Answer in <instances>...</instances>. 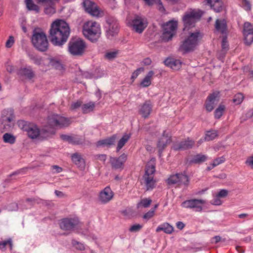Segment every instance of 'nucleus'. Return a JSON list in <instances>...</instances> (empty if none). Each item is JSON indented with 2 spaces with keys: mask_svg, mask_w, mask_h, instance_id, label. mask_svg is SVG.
Returning a JSON list of instances; mask_svg holds the SVG:
<instances>
[{
  "mask_svg": "<svg viewBox=\"0 0 253 253\" xmlns=\"http://www.w3.org/2000/svg\"><path fill=\"white\" fill-rule=\"evenodd\" d=\"M48 124L50 126H46L41 131L34 125H25L23 129L27 132L28 136L34 139L38 136L46 138L55 133L54 126L60 127L68 126L70 124V120L68 118L57 114H52L48 117Z\"/></svg>",
  "mask_w": 253,
  "mask_h": 253,
  "instance_id": "f257e3e1",
  "label": "nucleus"
},
{
  "mask_svg": "<svg viewBox=\"0 0 253 253\" xmlns=\"http://www.w3.org/2000/svg\"><path fill=\"white\" fill-rule=\"evenodd\" d=\"M70 34L68 24L62 20L57 19L51 25L49 38L55 46H62L67 41Z\"/></svg>",
  "mask_w": 253,
  "mask_h": 253,
  "instance_id": "f03ea898",
  "label": "nucleus"
},
{
  "mask_svg": "<svg viewBox=\"0 0 253 253\" xmlns=\"http://www.w3.org/2000/svg\"><path fill=\"white\" fill-rule=\"evenodd\" d=\"M84 37L91 42H96L101 35V28L99 23L94 21L85 22L83 26Z\"/></svg>",
  "mask_w": 253,
  "mask_h": 253,
  "instance_id": "7ed1b4c3",
  "label": "nucleus"
},
{
  "mask_svg": "<svg viewBox=\"0 0 253 253\" xmlns=\"http://www.w3.org/2000/svg\"><path fill=\"white\" fill-rule=\"evenodd\" d=\"M31 41L33 46L39 51L44 52L47 50L48 42L45 33L42 31H39L34 29Z\"/></svg>",
  "mask_w": 253,
  "mask_h": 253,
  "instance_id": "20e7f679",
  "label": "nucleus"
},
{
  "mask_svg": "<svg viewBox=\"0 0 253 253\" xmlns=\"http://www.w3.org/2000/svg\"><path fill=\"white\" fill-rule=\"evenodd\" d=\"M0 122V128L2 132L10 131L15 124L13 110L10 109L3 110L1 112Z\"/></svg>",
  "mask_w": 253,
  "mask_h": 253,
  "instance_id": "39448f33",
  "label": "nucleus"
},
{
  "mask_svg": "<svg viewBox=\"0 0 253 253\" xmlns=\"http://www.w3.org/2000/svg\"><path fill=\"white\" fill-rule=\"evenodd\" d=\"M202 38V35L199 31L190 33L189 36L183 42L180 46L184 53L193 51Z\"/></svg>",
  "mask_w": 253,
  "mask_h": 253,
  "instance_id": "423d86ee",
  "label": "nucleus"
},
{
  "mask_svg": "<svg viewBox=\"0 0 253 253\" xmlns=\"http://www.w3.org/2000/svg\"><path fill=\"white\" fill-rule=\"evenodd\" d=\"M86 45L85 42L81 39L71 40L68 45V51L75 56H81L85 52Z\"/></svg>",
  "mask_w": 253,
  "mask_h": 253,
  "instance_id": "0eeeda50",
  "label": "nucleus"
},
{
  "mask_svg": "<svg viewBox=\"0 0 253 253\" xmlns=\"http://www.w3.org/2000/svg\"><path fill=\"white\" fill-rule=\"evenodd\" d=\"M155 167L154 165H147L143 179L147 190H151L156 186V181L154 178Z\"/></svg>",
  "mask_w": 253,
  "mask_h": 253,
  "instance_id": "6e6552de",
  "label": "nucleus"
},
{
  "mask_svg": "<svg viewBox=\"0 0 253 253\" xmlns=\"http://www.w3.org/2000/svg\"><path fill=\"white\" fill-rule=\"evenodd\" d=\"M167 182L169 185L176 184L179 186L184 185L187 187L189 184L190 179L185 173H177L170 175Z\"/></svg>",
  "mask_w": 253,
  "mask_h": 253,
  "instance_id": "1a4fd4ad",
  "label": "nucleus"
},
{
  "mask_svg": "<svg viewBox=\"0 0 253 253\" xmlns=\"http://www.w3.org/2000/svg\"><path fill=\"white\" fill-rule=\"evenodd\" d=\"M147 25V18L141 15H135L131 22L132 30L138 34L142 33Z\"/></svg>",
  "mask_w": 253,
  "mask_h": 253,
  "instance_id": "9d476101",
  "label": "nucleus"
},
{
  "mask_svg": "<svg viewBox=\"0 0 253 253\" xmlns=\"http://www.w3.org/2000/svg\"><path fill=\"white\" fill-rule=\"evenodd\" d=\"M177 23L176 21H170L163 25L162 39L165 42L171 40L176 33Z\"/></svg>",
  "mask_w": 253,
  "mask_h": 253,
  "instance_id": "9b49d317",
  "label": "nucleus"
},
{
  "mask_svg": "<svg viewBox=\"0 0 253 253\" xmlns=\"http://www.w3.org/2000/svg\"><path fill=\"white\" fill-rule=\"evenodd\" d=\"M205 204L206 201L205 200L192 199L183 202L181 206L184 208L194 209L196 211L201 212L203 211V207Z\"/></svg>",
  "mask_w": 253,
  "mask_h": 253,
  "instance_id": "f8f14e48",
  "label": "nucleus"
},
{
  "mask_svg": "<svg viewBox=\"0 0 253 253\" xmlns=\"http://www.w3.org/2000/svg\"><path fill=\"white\" fill-rule=\"evenodd\" d=\"M79 223V219L76 218H64L59 221L60 228L69 232L73 231Z\"/></svg>",
  "mask_w": 253,
  "mask_h": 253,
  "instance_id": "ddd939ff",
  "label": "nucleus"
},
{
  "mask_svg": "<svg viewBox=\"0 0 253 253\" xmlns=\"http://www.w3.org/2000/svg\"><path fill=\"white\" fill-rule=\"evenodd\" d=\"M106 36L108 39H111L115 36L119 32V23L117 20L110 18L107 20Z\"/></svg>",
  "mask_w": 253,
  "mask_h": 253,
  "instance_id": "4468645a",
  "label": "nucleus"
},
{
  "mask_svg": "<svg viewBox=\"0 0 253 253\" xmlns=\"http://www.w3.org/2000/svg\"><path fill=\"white\" fill-rule=\"evenodd\" d=\"M201 14L197 11H192L189 13L185 15L183 18V21L185 28H189L194 26V24L197 19L201 17Z\"/></svg>",
  "mask_w": 253,
  "mask_h": 253,
  "instance_id": "2eb2a0df",
  "label": "nucleus"
},
{
  "mask_svg": "<svg viewBox=\"0 0 253 253\" xmlns=\"http://www.w3.org/2000/svg\"><path fill=\"white\" fill-rule=\"evenodd\" d=\"M83 6L84 10L92 16L98 17L100 14L99 7L96 4L90 0H84Z\"/></svg>",
  "mask_w": 253,
  "mask_h": 253,
  "instance_id": "dca6fc26",
  "label": "nucleus"
},
{
  "mask_svg": "<svg viewBox=\"0 0 253 253\" xmlns=\"http://www.w3.org/2000/svg\"><path fill=\"white\" fill-rule=\"evenodd\" d=\"M243 35L246 44L250 45L253 42V26L250 22L244 24Z\"/></svg>",
  "mask_w": 253,
  "mask_h": 253,
  "instance_id": "f3484780",
  "label": "nucleus"
},
{
  "mask_svg": "<svg viewBox=\"0 0 253 253\" xmlns=\"http://www.w3.org/2000/svg\"><path fill=\"white\" fill-rule=\"evenodd\" d=\"M206 4L210 6L211 8L217 13L223 11L225 6L222 0H206Z\"/></svg>",
  "mask_w": 253,
  "mask_h": 253,
  "instance_id": "a211bd4d",
  "label": "nucleus"
},
{
  "mask_svg": "<svg viewBox=\"0 0 253 253\" xmlns=\"http://www.w3.org/2000/svg\"><path fill=\"white\" fill-rule=\"evenodd\" d=\"M218 92H215L211 94L208 97L207 101L206 103L205 107L208 112H211L214 108V105L218 102Z\"/></svg>",
  "mask_w": 253,
  "mask_h": 253,
  "instance_id": "6ab92c4d",
  "label": "nucleus"
},
{
  "mask_svg": "<svg viewBox=\"0 0 253 253\" xmlns=\"http://www.w3.org/2000/svg\"><path fill=\"white\" fill-rule=\"evenodd\" d=\"M195 144L194 141L187 138L180 142H176L173 144L172 149L175 151L183 150L192 148Z\"/></svg>",
  "mask_w": 253,
  "mask_h": 253,
  "instance_id": "aec40b11",
  "label": "nucleus"
},
{
  "mask_svg": "<svg viewBox=\"0 0 253 253\" xmlns=\"http://www.w3.org/2000/svg\"><path fill=\"white\" fill-rule=\"evenodd\" d=\"M126 159L127 156L125 154H123L118 158L111 157L110 162L112 168L115 169L123 168V166Z\"/></svg>",
  "mask_w": 253,
  "mask_h": 253,
  "instance_id": "412c9836",
  "label": "nucleus"
},
{
  "mask_svg": "<svg viewBox=\"0 0 253 253\" xmlns=\"http://www.w3.org/2000/svg\"><path fill=\"white\" fill-rule=\"evenodd\" d=\"M113 196V191L110 187L107 186L100 192L99 199L102 203L106 204L111 201Z\"/></svg>",
  "mask_w": 253,
  "mask_h": 253,
  "instance_id": "4be33fe9",
  "label": "nucleus"
},
{
  "mask_svg": "<svg viewBox=\"0 0 253 253\" xmlns=\"http://www.w3.org/2000/svg\"><path fill=\"white\" fill-rule=\"evenodd\" d=\"M171 142L170 137L166 134V130H164L162 136L159 140L157 144V147L159 149V152L161 154L163 150L166 147L167 145Z\"/></svg>",
  "mask_w": 253,
  "mask_h": 253,
  "instance_id": "5701e85b",
  "label": "nucleus"
},
{
  "mask_svg": "<svg viewBox=\"0 0 253 253\" xmlns=\"http://www.w3.org/2000/svg\"><path fill=\"white\" fill-rule=\"evenodd\" d=\"M152 104L150 100L146 101L140 106L139 113L144 118L148 117L152 109Z\"/></svg>",
  "mask_w": 253,
  "mask_h": 253,
  "instance_id": "b1692460",
  "label": "nucleus"
},
{
  "mask_svg": "<svg viewBox=\"0 0 253 253\" xmlns=\"http://www.w3.org/2000/svg\"><path fill=\"white\" fill-rule=\"evenodd\" d=\"M165 65L173 70H179L182 65V62L179 59L174 58H167L164 61Z\"/></svg>",
  "mask_w": 253,
  "mask_h": 253,
  "instance_id": "393cba45",
  "label": "nucleus"
},
{
  "mask_svg": "<svg viewBox=\"0 0 253 253\" xmlns=\"http://www.w3.org/2000/svg\"><path fill=\"white\" fill-rule=\"evenodd\" d=\"M117 139L116 135H113L112 136L104 139H102L97 142V146H107L110 147L114 145Z\"/></svg>",
  "mask_w": 253,
  "mask_h": 253,
  "instance_id": "a878e982",
  "label": "nucleus"
},
{
  "mask_svg": "<svg viewBox=\"0 0 253 253\" xmlns=\"http://www.w3.org/2000/svg\"><path fill=\"white\" fill-rule=\"evenodd\" d=\"M17 74L28 79H31L34 76V72L31 67L28 68H21L17 72Z\"/></svg>",
  "mask_w": 253,
  "mask_h": 253,
  "instance_id": "bb28decb",
  "label": "nucleus"
},
{
  "mask_svg": "<svg viewBox=\"0 0 253 253\" xmlns=\"http://www.w3.org/2000/svg\"><path fill=\"white\" fill-rule=\"evenodd\" d=\"M71 159L73 162L78 167L81 169L84 168L85 161L81 154L78 153H74L71 155Z\"/></svg>",
  "mask_w": 253,
  "mask_h": 253,
  "instance_id": "cd10ccee",
  "label": "nucleus"
},
{
  "mask_svg": "<svg viewBox=\"0 0 253 253\" xmlns=\"http://www.w3.org/2000/svg\"><path fill=\"white\" fill-rule=\"evenodd\" d=\"M215 28L216 30L222 34L226 33L227 30V26L226 22L224 20L217 19L215 21Z\"/></svg>",
  "mask_w": 253,
  "mask_h": 253,
  "instance_id": "c85d7f7f",
  "label": "nucleus"
},
{
  "mask_svg": "<svg viewBox=\"0 0 253 253\" xmlns=\"http://www.w3.org/2000/svg\"><path fill=\"white\" fill-rule=\"evenodd\" d=\"M161 231H163L167 234H171L173 231V227L168 223H165L158 226L156 229L157 232Z\"/></svg>",
  "mask_w": 253,
  "mask_h": 253,
  "instance_id": "c756f323",
  "label": "nucleus"
},
{
  "mask_svg": "<svg viewBox=\"0 0 253 253\" xmlns=\"http://www.w3.org/2000/svg\"><path fill=\"white\" fill-rule=\"evenodd\" d=\"M154 74V73L153 71H149L140 83V85L143 87H146L149 86L151 84V79Z\"/></svg>",
  "mask_w": 253,
  "mask_h": 253,
  "instance_id": "7c9ffc66",
  "label": "nucleus"
},
{
  "mask_svg": "<svg viewBox=\"0 0 253 253\" xmlns=\"http://www.w3.org/2000/svg\"><path fill=\"white\" fill-rule=\"evenodd\" d=\"M26 7L29 10L35 11L36 13L40 12L39 6L35 4L33 0H25Z\"/></svg>",
  "mask_w": 253,
  "mask_h": 253,
  "instance_id": "2f4dec72",
  "label": "nucleus"
},
{
  "mask_svg": "<svg viewBox=\"0 0 253 253\" xmlns=\"http://www.w3.org/2000/svg\"><path fill=\"white\" fill-rule=\"evenodd\" d=\"M130 137V134H125L123 136L122 138L119 141L117 147V151L119 152L122 148L125 145L126 142Z\"/></svg>",
  "mask_w": 253,
  "mask_h": 253,
  "instance_id": "473e14b6",
  "label": "nucleus"
},
{
  "mask_svg": "<svg viewBox=\"0 0 253 253\" xmlns=\"http://www.w3.org/2000/svg\"><path fill=\"white\" fill-rule=\"evenodd\" d=\"M95 107V104L92 102H90L88 103L83 104L82 106V109L83 113L84 114L88 113L94 110Z\"/></svg>",
  "mask_w": 253,
  "mask_h": 253,
  "instance_id": "72a5a7b5",
  "label": "nucleus"
},
{
  "mask_svg": "<svg viewBox=\"0 0 253 253\" xmlns=\"http://www.w3.org/2000/svg\"><path fill=\"white\" fill-rule=\"evenodd\" d=\"M218 135V132L215 130H211L207 131L205 134V140L206 141H211L215 138Z\"/></svg>",
  "mask_w": 253,
  "mask_h": 253,
  "instance_id": "f704fd0d",
  "label": "nucleus"
},
{
  "mask_svg": "<svg viewBox=\"0 0 253 253\" xmlns=\"http://www.w3.org/2000/svg\"><path fill=\"white\" fill-rule=\"evenodd\" d=\"M207 159V157L202 154H199L195 155L193 159L191 160V162L195 164H200L205 162Z\"/></svg>",
  "mask_w": 253,
  "mask_h": 253,
  "instance_id": "c9c22d12",
  "label": "nucleus"
},
{
  "mask_svg": "<svg viewBox=\"0 0 253 253\" xmlns=\"http://www.w3.org/2000/svg\"><path fill=\"white\" fill-rule=\"evenodd\" d=\"M3 139L4 142L13 144L15 142V137L12 134L8 133L3 135Z\"/></svg>",
  "mask_w": 253,
  "mask_h": 253,
  "instance_id": "e433bc0d",
  "label": "nucleus"
},
{
  "mask_svg": "<svg viewBox=\"0 0 253 253\" xmlns=\"http://www.w3.org/2000/svg\"><path fill=\"white\" fill-rule=\"evenodd\" d=\"M151 203L152 200L151 199L147 198L143 199L137 204V208L139 209L141 207L147 208L150 205Z\"/></svg>",
  "mask_w": 253,
  "mask_h": 253,
  "instance_id": "4c0bfd02",
  "label": "nucleus"
},
{
  "mask_svg": "<svg viewBox=\"0 0 253 253\" xmlns=\"http://www.w3.org/2000/svg\"><path fill=\"white\" fill-rule=\"evenodd\" d=\"M28 56L31 60H32L34 64L40 65L42 64V58L33 54H29Z\"/></svg>",
  "mask_w": 253,
  "mask_h": 253,
  "instance_id": "58836bf2",
  "label": "nucleus"
},
{
  "mask_svg": "<svg viewBox=\"0 0 253 253\" xmlns=\"http://www.w3.org/2000/svg\"><path fill=\"white\" fill-rule=\"evenodd\" d=\"M72 245L77 250L80 251H84L85 250V246L84 244L81 242L75 240V239L72 240Z\"/></svg>",
  "mask_w": 253,
  "mask_h": 253,
  "instance_id": "ea45409f",
  "label": "nucleus"
},
{
  "mask_svg": "<svg viewBox=\"0 0 253 253\" xmlns=\"http://www.w3.org/2000/svg\"><path fill=\"white\" fill-rule=\"evenodd\" d=\"M224 109L225 106L223 105H220L219 107L215 110V118L216 119H219L222 116Z\"/></svg>",
  "mask_w": 253,
  "mask_h": 253,
  "instance_id": "a19ab883",
  "label": "nucleus"
},
{
  "mask_svg": "<svg viewBox=\"0 0 253 253\" xmlns=\"http://www.w3.org/2000/svg\"><path fill=\"white\" fill-rule=\"evenodd\" d=\"M69 143L74 145H79L83 143V140L78 136H71Z\"/></svg>",
  "mask_w": 253,
  "mask_h": 253,
  "instance_id": "79ce46f5",
  "label": "nucleus"
},
{
  "mask_svg": "<svg viewBox=\"0 0 253 253\" xmlns=\"http://www.w3.org/2000/svg\"><path fill=\"white\" fill-rule=\"evenodd\" d=\"M244 99L243 94L239 93L235 95L233 99V102L236 105H239L242 103Z\"/></svg>",
  "mask_w": 253,
  "mask_h": 253,
  "instance_id": "37998d69",
  "label": "nucleus"
},
{
  "mask_svg": "<svg viewBox=\"0 0 253 253\" xmlns=\"http://www.w3.org/2000/svg\"><path fill=\"white\" fill-rule=\"evenodd\" d=\"M7 245H9L10 250L11 251L12 250L13 244L11 239H8L7 240L0 242V249L1 250L4 249Z\"/></svg>",
  "mask_w": 253,
  "mask_h": 253,
  "instance_id": "c03bdc74",
  "label": "nucleus"
},
{
  "mask_svg": "<svg viewBox=\"0 0 253 253\" xmlns=\"http://www.w3.org/2000/svg\"><path fill=\"white\" fill-rule=\"evenodd\" d=\"M155 4H156L157 8L160 12L162 13H165L166 9L163 4L161 0H156Z\"/></svg>",
  "mask_w": 253,
  "mask_h": 253,
  "instance_id": "a18cd8bd",
  "label": "nucleus"
},
{
  "mask_svg": "<svg viewBox=\"0 0 253 253\" xmlns=\"http://www.w3.org/2000/svg\"><path fill=\"white\" fill-rule=\"evenodd\" d=\"M44 13L47 15H52L55 12V9L52 5L46 6L44 8Z\"/></svg>",
  "mask_w": 253,
  "mask_h": 253,
  "instance_id": "49530a36",
  "label": "nucleus"
},
{
  "mask_svg": "<svg viewBox=\"0 0 253 253\" xmlns=\"http://www.w3.org/2000/svg\"><path fill=\"white\" fill-rule=\"evenodd\" d=\"M117 54V52L116 51L109 52L105 54L104 57L108 60H113L116 57Z\"/></svg>",
  "mask_w": 253,
  "mask_h": 253,
  "instance_id": "de8ad7c7",
  "label": "nucleus"
},
{
  "mask_svg": "<svg viewBox=\"0 0 253 253\" xmlns=\"http://www.w3.org/2000/svg\"><path fill=\"white\" fill-rule=\"evenodd\" d=\"M224 161L225 158L223 157L215 159L212 164V168H214L219 164L223 163Z\"/></svg>",
  "mask_w": 253,
  "mask_h": 253,
  "instance_id": "09e8293b",
  "label": "nucleus"
},
{
  "mask_svg": "<svg viewBox=\"0 0 253 253\" xmlns=\"http://www.w3.org/2000/svg\"><path fill=\"white\" fill-rule=\"evenodd\" d=\"M51 65L57 69H61L62 68L60 62L56 60H51L50 61Z\"/></svg>",
  "mask_w": 253,
  "mask_h": 253,
  "instance_id": "8fccbe9b",
  "label": "nucleus"
},
{
  "mask_svg": "<svg viewBox=\"0 0 253 253\" xmlns=\"http://www.w3.org/2000/svg\"><path fill=\"white\" fill-rule=\"evenodd\" d=\"M142 225L138 224H134V225H133L132 226H131L130 228H129V231L130 232H138V231H139L141 228H142Z\"/></svg>",
  "mask_w": 253,
  "mask_h": 253,
  "instance_id": "3c124183",
  "label": "nucleus"
},
{
  "mask_svg": "<svg viewBox=\"0 0 253 253\" xmlns=\"http://www.w3.org/2000/svg\"><path fill=\"white\" fill-rule=\"evenodd\" d=\"M228 193V191L225 189L220 190L216 195L220 198H223L226 197Z\"/></svg>",
  "mask_w": 253,
  "mask_h": 253,
  "instance_id": "603ef678",
  "label": "nucleus"
},
{
  "mask_svg": "<svg viewBox=\"0 0 253 253\" xmlns=\"http://www.w3.org/2000/svg\"><path fill=\"white\" fill-rule=\"evenodd\" d=\"M14 42V38L12 36H10L6 42L5 46L7 48H10L13 45Z\"/></svg>",
  "mask_w": 253,
  "mask_h": 253,
  "instance_id": "864d4df0",
  "label": "nucleus"
},
{
  "mask_svg": "<svg viewBox=\"0 0 253 253\" xmlns=\"http://www.w3.org/2000/svg\"><path fill=\"white\" fill-rule=\"evenodd\" d=\"M154 214V210H151L144 214L143 218L144 219H149L152 217Z\"/></svg>",
  "mask_w": 253,
  "mask_h": 253,
  "instance_id": "5fc2aeb1",
  "label": "nucleus"
},
{
  "mask_svg": "<svg viewBox=\"0 0 253 253\" xmlns=\"http://www.w3.org/2000/svg\"><path fill=\"white\" fill-rule=\"evenodd\" d=\"M221 47L223 50L226 51L228 49V44L226 37H223L221 42Z\"/></svg>",
  "mask_w": 253,
  "mask_h": 253,
  "instance_id": "6e6d98bb",
  "label": "nucleus"
},
{
  "mask_svg": "<svg viewBox=\"0 0 253 253\" xmlns=\"http://www.w3.org/2000/svg\"><path fill=\"white\" fill-rule=\"evenodd\" d=\"M141 71H143V69L140 68L137 69L132 73L131 77V79L132 81H133L138 77Z\"/></svg>",
  "mask_w": 253,
  "mask_h": 253,
  "instance_id": "4d7b16f0",
  "label": "nucleus"
},
{
  "mask_svg": "<svg viewBox=\"0 0 253 253\" xmlns=\"http://www.w3.org/2000/svg\"><path fill=\"white\" fill-rule=\"evenodd\" d=\"M245 164L251 169H253V156L248 157L245 162Z\"/></svg>",
  "mask_w": 253,
  "mask_h": 253,
  "instance_id": "13d9d810",
  "label": "nucleus"
},
{
  "mask_svg": "<svg viewBox=\"0 0 253 253\" xmlns=\"http://www.w3.org/2000/svg\"><path fill=\"white\" fill-rule=\"evenodd\" d=\"M82 102L80 101H78L76 102H74L71 104V109L72 110H75L79 108L82 106Z\"/></svg>",
  "mask_w": 253,
  "mask_h": 253,
  "instance_id": "bf43d9fd",
  "label": "nucleus"
},
{
  "mask_svg": "<svg viewBox=\"0 0 253 253\" xmlns=\"http://www.w3.org/2000/svg\"><path fill=\"white\" fill-rule=\"evenodd\" d=\"M95 158L100 161L104 162L107 159V156L105 154H97L95 155Z\"/></svg>",
  "mask_w": 253,
  "mask_h": 253,
  "instance_id": "052dcab7",
  "label": "nucleus"
},
{
  "mask_svg": "<svg viewBox=\"0 0 253 253\" xmlns=\"http://www.w3.org/2000/svg\"><path fill=\"white\" fill-rule=\"evenodd\" d=\"M219 197H218L216 195L214 199L212 200L211 202L212 204L214 205H220L222 204L221 201L219 199Z\"/></svg>",
  "mask_w": 253,
  "mask_h": 253,
  "instance_id": "680f3d73",
  "label": "nucleus"
},
{
  "mask_svg": "<svg viewBox=\"0 0 253 253\" xmlns=\"http://www.w3.org/2000/svg\"><path fill=\"white\" fill-rule=\"evenodd\" d=\"M146 5L149 6H153L156 1V0H143Z\"/></svg>",
  "mask_w": 253,
  "mask_h": 253,
  "instance_id": "e2e57ef3",
  "label": "nucleus"
},
{
  "mask_svg": "<svg viewBox=\"0 0 253 253\" xmlns=\"http://www.w3.org/2000/svg\"><path fill=\"white\" fill-rule=\"evenodd\" d=\"M243 0V4L245 7V8L247 10H250L251 8V4L250 2L247 0Z\"/></svg>",
  "mask_w": 253,
  "mask_h": 253,
  "instance_id": "0e129e2a",
  "label": "nucleus"
},
{
  "mask_svg": "<svg viewBox=\"0 0 253 253\" xmlns=\"http://www.w3.org/2000/svg\"><path fill=\"white\" fill-rule=\"evenodd\" d=\"M52 169L53 170H54L55 171V172L57 173H60L63 170L62 168H61L58 166H56V165L52 166Z\"/></svg>",
  "mask_w": 253,
  "mask_h": 253,
  "instance_id": "69168bd1",
  "label": "nucleus"
},
{
  "mask_svg": "<svg viewBox=\"0 0 253 253\" xmlns=\"http://www.w3.org/2000/svg\"><path fill=\"white\" fill-rule=\"evenodd\" d=\"M71 136L66 135V134H61L60 135V137L62 140H63L64 141H68V142H69V141H70Z\"/></svg>",
  "mask_w": 253,
  "mask_h": 253,
  "instance_id": "338daca9",
  "label": "nucleus"
},
{
  "mask_svg": "<svg viewBox=\"0 0 253 253\" xmlns=\"http://www.w3.org/2000/svg\"><path fill=\"white\" fill-rule=\"evenodd\" d=\"M176 227L182 230L185 226V224L181 221H178L176 224Z\"/></svg>",
  "mask_w": 253,
  "mask_h": 253,
  "instance_id": "774afa93",
  "label": "nucleus"
}]
</instances>
